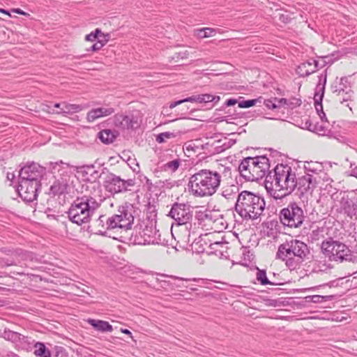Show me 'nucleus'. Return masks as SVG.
<instances>
[{"label": "nucleus", "mask_w": 357, "mask_h": 357, "mask_svg": "<svg viewBox=\"0 0 357 357\" xmlns=\"http://www.w3.org/2000/svg\"><path fill=\"white\" fill-rule=\"evenodd\" d=\"M255 163H257L255 170V181H258L264 176L266 177V175L269 172H271L270 169V162L269 159L266 157V155H257L254 156Z\"/></svg>", "instance_id": "18"}, {"label": "nucleus", "mask_w": 357, "mask_h": 357, "mask_svg": "<svg viewBox=\"0 0 357 357\" xmlns=\"http://www.w3.org/2000/svg\"><path fill=\"white\" fill-rule=\"evenodd\" d=\"M331 89L332 90L333 93L335 95V98L339 96L342 95L344 89L342 86H340L339 83L335 82L331 86Z\"/></svg>", "instance_id": "51"}, {"label": "nucleus", "mask_w": 357, "mask_h": 357, "mask_svg": "<svg viewBox=\"0 0 357 357\" xmlns=\"http://www.w3.org/2000/svg\"><path fill=\"white\" fill-rule=\"evenodd\" d=\"M88 323L96 331L100 332H112L113 331L112 326L106 321L89 319Z\"/></svg>", "instance_id": "29"}, {"label": "nucleus", "mask_w": 357, "mask_h": 357, "mask_svg": "<svg viewBox=\"0 0 357 357\" xmlns=\"http://www.w3.org/2000/svg\"><path fill=\"white\" fill-rule=\"evenodd\" d=\"M140 231L145 240L151 239L153 241V242H150L149 244L158 243L160 234H158L159 231L156 230L155 227L146 226L145 228Z\"/></svg>", "instance_id": "30"}, {"label": "nucleus", "mask_w": 357, "mask_h": 357, "mask_svg": "<svg viewBox=\"0 0 357 357\" xmlns=\"http://www.w3.org/2000/svg\"><path fill=\"white\" fill-rule=\"evenodd\" d=\"M341 246L342 242L334 240L332 237H329L321 243V251L329 261H335V257L340 251Z\"/></svg>", "instance_id": "13"}, {"label": "nucleus", "mask_w": 357, "mask_h": 357, "mask_svg": "<svg viewBox=\"0 0 357 357\" xmlns=\"http://www.w3.org/2000/svg\"><path fill=\"white\" fill-rule=\"evenodd\" d=\"M135 184V178L123 179L109 171L103 182L106 191L113 195L130 191Z\"/></svg>", "instance_id": "7"}, {"label": "nucleus", "mask_w": 357, "mask_h": 357, "mask_svg": "<svg viewBox=\"0 0 357 357\" xmlns=\"http://www.w3.org/2000/svg\"><path fill=\"white\" fill-rule=\"evenodd\" d=\"M123 226V225H122ZM119 234L117 236H112L114 239L118 240L120 242L123 243V240L124 239L123 237L128 236L132 237L133 231L132 230V227L127 228L126 227H122L119 229Z\"/></svg>", "instance_id": "38"}, {"label": "nucleus", "mask_w": 357, "mask_h": 357, "mask_svg": "<svg viewBox=\"0 0 357 357\" xmlns=\"http://www.w3.org/2000/svg\"><path fill=\"white\" fill-rule=\"evenodd\" d=\"M82 109V106L76 104H68L65 105L63 109V112L66 114L76 113L81 111Z\"/></svg>", "instance_id": "46"}, {"label": "nucleus", "mask_w": 357, "mask_h": 357, "mask_svg": "<svg viewBox=\"0 0 357 357\" xmlns=\"http://www.w3.org/2000/svg\"><path fill=\"white\" fill-rule=\"evenodd\" d=\"M113 107H98L92 109L86 115V119L89 122H93L98 118L107 116L114 112Z\"/></svg>", "instance_id": "23"}, {"label": "nucleus", "mask_w": 357, "mask_h": 357, "mask_svg": "<svg viewBox=\"0 0 357 357\" xmlns=\"http://www.w3.org/2000/svg\"><path fill=\"white\" fill-rule=\"evenodd\" d=\"M46 174V167L35 162H27L19 172V181L28 180L41 183V179Z\"/></svg>", "instance_id": "11"}, {"label": "nucleus", "mask_w": 357, "mask_h": 357, "mask_svg": "<svg viewBox=\"0 0 357 357\" xmlns=\"http://www.w3.org/2000/svg\"><path fill=\"white\" fill-rule=\"evenodd\" d=\"M275 102H276L277 105H280V107L282 105H287V103L288 102L287 99L284 98H274Z\"/></svg>", "instance_id": "62"}, {"label": "nucleus", "mask_w": 357, "mask_h": 357, "mask_svg": "<svg viewBox=\"0 0 357 357\" xmlns=\"http://www.w3.org/2000/svg\"><path fill=\"white\" fill-rule=\"evenodd\" d=\"M310 250L308 245L297 239L286 241L280 244L276 253L278 259L284 261L287 258L296 257L300 263L310 259Z\"/></svg>", "instance_id": "5"}, {"label": "nucleus", "mask_w": 357, "mask_h": 357, "mask_svg": "<svg viewBox=\"0 0 357 357\" xmlns=\"http://www.w3.org/2000/svg\"><path fill=\"white\" fill-rule=\"evenodd\" d=\"M99 206L100 204L96 199L91 196L77 197L67 211L68 217L72 222L82 225L91 220V216Z\"/></svg>", "instance_id": "4"}, {"label": "nucleus", "mask_w": 357, "mask_h": 357, "mask_svg": "<svg viewBox=\"0 0 357 357\" xmlns=\"http://www.w3.org/2000/svg\"><path fill=\"white\" fill-rule=\"evenodd\" d=\"M195 218L198 221L199 224H202L203 222L207 220V212L202 211H197Z\"/></svg>", "instance_id": "52"}, {"label": "nucleus", "mask_w": 357, "mask_h": 357, "mask_svg": "<svg viewBox=\"0 0 357 357\" xmlns=\"http://www.w3.org/2000/svg\"><path fill=\"white\" fill-rule=\"evenodd\" d=\"M296 189H298L301 195H303L307 193L312 194L316 188L318 182L312 175L306 174L302 176H296Z\"/></svg>", "instance_id": "14"}, {"label": "nucleus", "mask_w": 357, "mask_h": 357, "mask_svg": "<svg viewBox=\"0 0 357 357\" xmlns=\"http://www.w3.org/2000/svg\"><path fill=\"white\" fill-rule=\"evenodd\" d=\"M119 216L117 215V214H114L112 215L109 218H107V229H109V231L115 229H119L120 227H122L123 223H121V220H119Z\"/></svg>", "instance_id": "35"}, {"label": "nucleus", "mask_w": 357, "mask_h": 357, "mask_svg": "<svg viewBox=\"0 0 357 357\" xmlns=\"http://www.w3.org/2000/svg\"><path fill=\"white\" fill-rule=\"evenodd\" d=\"M312 128V132L317 133L320 135H326L329 132L328 128L325 127L324 125L320 124L319 123H314L313 127Z\"/></svg>", "instance_id": "45"}, {"label": "nucleus", "mask_w": 357, "mask_h": 357, "mask_svg": "<svg viewBox=\"0 0 357 357\" xmlns=\"http://www.w3.org/2000/svg\"><path fill=\"white\" fill-rule=\"evenodd\" d=\"M204 100H205V98L203 97L202 94L194 95V96L185 98L182 100H179L177 101L170 102L169 108L170 109L174 108L175 107H176L181 104H183L184 102H188L204 103Z\"/></svg>", "instance_id": "32"}, {"label": "nucleus", "mask_w": 357, "mask_h": 357, "mask_svg": "<svg viewBox=\"0 0 357 357\" xmlns=\"http://www.w3.org/2000/svg\"><path fill=\"white\" fill-rule=\"evenodd\" d=\"M316 72V68L313 66L312 59L301 63L296 69V74L300 77H306Z\"/></svg>", "instance_id": "25"}, {"label": "nucleus", "mask_w": 357, "mask_h": 357, "mask_svg": "<svg viewBox=\"0 0 357 357\" xmlns=\"http://www.w3.org/2000/svg\"><path fill=\"white\" fill-rule=\"evenodd\" d=\"M262 100V97H259L255 99L243 100L238 102V107L240 108H249L256 105L257 102L261 103Z\"/></svg>", "instance_id": "39"}, {"label": "nucleus", "mask_w": 357, "mask_h": 357, "mask_svg": "<svg viewBox=\"0 0 357 357\" xmlns=\"http://www.w3.org/2000/svg\"><path fill=\"white\" fill-rule=\"evenodd\" d=\"M117 214L119 216V220L121 223H123V227L129 228L132 227L134 223V213H135V207L132 204L126 202L123 205H121L118 208Z\"/></svg>", "instance_id": "17"}, {"label": "nucleus", "mask_w": 357, "mask_h": 357, "mask_svg": "<svg viewBox=\"0 0 357 357\" xmlns=\"http://www.w3.org/2000/svg\"><path fill=\"white\" fill-rule=\"evenodd\" d=\"M215 33V30L212 28H203L199 31V36L201 38H208Z\"/></svg>", "instance_id": "48"}, {"label": "nucleus", "mask_w": 357, "mask_h": 357, "mask_svg": "<svg viewBox=\"0 0 357 357\" xmlns=\"http://www.w3.org/2000/svg\"><path fill=\"white\" fill-rule=\"evenodd\" d=\"M110 38V34L109 33H102L100 35L98 41H100L101 43L103 44V46L106 45V43L109 41Z\"/></svg>", "instance_id": "57"}, {"label": "nucleus", "mask_w": 357, "mask_h": 357, "mask_svg": "<svg viewBox=\"0 0 357 357\" xmlns=\"http://www.w3.org/2000/svg\"><path fill=\"white\" fill-rule=\"evenodd\" d=\"M181 165V160L179 158L173 160L164 164L162 169L165 171L170 170L172 172H175Z\"/></svg>", "instance_id": "41"}, {"label": "nucleus", "mask_w": 357, "mask_h": 357, "mask_svg": "<svg viewBox=\"0 0 357 357\" xmlns=\"http://www.w3.org/2000/svg\"><path fill=\"white\" fill-rule=\"evenodd\" d=\"M327 81V72L325 70L319 76V82L316 86V91L314 93V107L317 111V114L319 116L321 120L322 121L327 122V118L326 114L323 109L322 100L324 96L325 92V86Z\"/></svg>", "instance_id": "12"}, {"label": "nucleus", "mask_w": 357, "mask_h": 357, "mask_svg": "<svg viewBox=\"0 0 357 357\" xmlns=\"http://www.w3.org/2000/svg\"><path fill=\"white\" fill-rule=\"evenodd\" d=\"M170 278H171L172 281L169 280L168 284H169V287H171V288H172V289L181 288V287H184V285H183L184 279L183 278L174 277V276H170Z\"/></svg>", "instance_id": "44"}, {"label": "nucleus", "mask_w": 357, "mask_h": 357, "mask_svg": "<svg viewBox=\"0 0 357 357\" xmlns=\"http://www.w3.org/2000/svg\"><path fill=\"white\" fill-rule=\"evenodd\" d=\"M46 169H48V172L51 174H55L56 173L60 174L61 176H64V174L66 172V169L70 167L71 166L68 163H66L62 160H59L55 162H50L45 163ZM69 177V176H66Z\"/></svg>", "instance_id": "24"}, {"label": "nucleus", "mask_w": 357, "mask_h": 357, "mask_svg": "<svg viewBox=\"0 0 357 357\" xmlns=\"http://www.w3.org/2000/svg\"><path fill=\"white\" fill-rule=\"evenodd\" d=\"M103 47V44L101 43L100 41H97L93 45H91L90 47L86 49L87 52L91 51V52H97L102 49Z\"/></svg>", "instance_id": "55"}, {"label": "nucleus", "mask_w": 357, "mask_h": 357, "mask_svg": "<svg viewBox=\"0 0 357 357\" xmlns=\"http://www.w3.org/2000/svg\"><path fill=\"white\" fill-rule=\"evenodd\" d=\"M176 181H171V180H165V181H163V187H165L167 188H172L174 184H175Z\"/></svg>", "instance_id": "64"}, {"label": "nucleus", "mask_w": 357, "mask_h": 357, "mask_svg": "<svg viewBox=\"0 0 357 357\" xmlns=\"http://www.w3.org/2000/svg\"><path fill=\"white\" fill-rule=\"evenodd\" d=\"M113 123L115 127L122 130L133 129L137 124L133 115L128 116L123 114H116L114 116Z\"/></svg>", "instance_id": "20"}, {"label": "nucleus", "mask_w": 357, "mask_h": 357, "mask_svg": "<svg viewBox=\"0 0 357 357\" xmlns=\"http://www.w3.org/2000/svg\"><path fill=\"white\" fill-rule=\"evenodd\" d=\"M119 133L118 131L110 129H104L98 133V137L105 144H109L114 142Z\"/></svg>", "instance_id": "28"}, {"label": "nucleus", "mask_w": 357, "mask_h": 357, "mask_svg": "<svg viewBox=\"0 0 357 357\" xmlns=\"http://www.w3.org/2000/svg\"><path fill=\"white\" fill-rule=\"evenodd\" d=\"M203 97L205 98V100H204V103L205 104H211L209 109L213 108L220 100V97L219 96H213L209 93H202Z\"/></svg>", "instance_id": "40"}, {"label": "nucleus", "mask_w": 357, "mask_h": 357, "mask_svg": "<svg viewBox=\"0 0 357 357\" xmlns=\"http://www.w3.org/2000/svg\"><path fill=\"white\" fill-rule=\"evenodd\" d=\"M333 298V296H320V295H313L308 296L305 298L306 301L312 302L314 303H321L322 301H330Z\"/></svg>", "instance_id": "43"}, {"label": "nucleus", "mask_w": 357, "mask_h": 357, "mask_svg": "<svg viewBox=\"0 0 357 357\" xmlns=\"http://www.w3.org/2000/svg\"><path fill=\"white\" fill-rule=\"evenodd\" d=\"M208 234L200 235L198 238H195L192 243V249L197 253L206 252L205 246H208L209 244Z\"/></svg>", "instance_id": "26"}, {"label": "nucleus", "mask_w": 357, "mask_h": 357, "mask_svg": "<svg viewBox=\"0 0 357 357\" xmlns=\"http://www.w3.org/2000/svg\"><path fill=\"white\" fill-rule=\"evenodd\" d=\"M305 218L303 208L296 202L289 203L279 213L280 222L284 226L291 228L301 227Z\"/></svg>", "instance_id": "6"}, {"label": "nucleus", "mask_w": 357, "mask_h": 357, "mask_svg": "<svg viewBox=\"0 0 357 357\" xmlns=\"http://www.w3.org/2000/svg\"><path fill=\"white\" fill-rule=\"evenodd\" d=\"M354 96V93L351 89H348V90L344 89L342 95H339L335 100L341 104H344V102L353 101Z\"/></svg>", "instance_id": "37"}, {"label": "nucleus", "mask_w": 357, "mask_h": 357, "mask_svg": "<svg viewBox=\"0 0 357 357\" xmlns=\"http://www.w3.org/2000/svg\"><path fill=\"white\" fill-rule=\"evenodd\" d=\"M263 104L268 108L271 109H274L280 107V105H277L276 102L274 100V98L271 99H265L263 101Z\"/></svg>", "instance_id": "50"}, {"label": "nucleus", "mask_w": 357, "mask_h": 357, "mask_svg": "<svg viewBox=\"0 0 357 357\" xmlns=\"http://www.w3.org/2000/svg\"><path fill=\"white\" fill-rule=\"evenodd\" d=\"M315 165H317V164L314 163L312 162H307V165H304V169H305V174H309L308 172L315 173L317 170V168L315 167Z\"/></svg>", "instance_id": "53"}, {"label": "nucleus", "mask_w": 357, "mask_h": 357, "mask_svg": "<svg viewBox=\"0 0 357 357\" xmlns=\"http://www.w3.org/2000/svg\"><path fill=\"white\" fill-rule=\"evenodd\" d=\"M265 207L264 197L249 190H243L238 194L234 206L235 211L246 220L259 218Z\"/></svg>", "instance_id": "3"}, {"label": "nucleus", "mask_w": 357, "mask_h": 357, "mask_svg": "<svg viewBox=\"0 0 357 357\" xmlns=\"http://www.w3.org/2000/svg\"><path fill=\"white\" fill-rule=\"evenodd\" d=\"M342 208L350 218L357 217V197H343L341 199Z\"/></svg>", "instance_id": "21"}, {"label": "nucleus", "mask_w": 357, "mask_h": 357, "mask_svg": "<svg viewBox=\"0 0 357 357\" xmlns=\"http://www.w3.org/2000/svg\"><path fill=\"white\" fill-rule=\"evenodd\" d=\"M220 182L221 175L218 172L202 169L190 177L188 185L194 196L204 197L214 195Z\"/></svg>", "instance_id": "2"}, {"label": "nucleus", "mask_w": 357, "mask_h": 357, "mask_svg": "<svg viewBox=\"0 0 357 357\" xmlns=\"http://www.w3.org/2000/svg\"><path fill=\"white\" fill-rule=\"evenodd\" d=\"M256 279L261 285H282L284 282L278 281L276 280H269L267 277L266 271L265 269H260L257 267Z\"/></svg>", "instance_id": "27"}, {"label": "nucleus", "mask_w": 357, "mask_h": 357, "mask_svg": "<svg viewBox=\"0 0 357 357\" xmlns=\"http://www.w3.org/2000/svg\"><path fill=\"white\" fill-rule=\"evenodd\" d=\"M221 143V141H217L215 142V146L214 147V151L211 153V154H217L220 153L225 150L230 148L231 146H233L236 143V140L229 139L227 142H225L224 143L220 144Z\"/></svg>", "instance_id": "36"}, {"label": "nucleus", "mask_w": 357, "mask_h": 357, "mask_svg": "<svg viewBox=\"0 0 357 357\" xmlns=\"http://www.w3.org/2000/svg\"><path fill=\"white\" fill-rule=\"evenodd\" d=\"M225 242L222 241L211 242V241L209 240V244L208 246V250H206V253L208 255H215L217 256L222 255V251L221 250V248L225 246Z\"/></svg>", "instance_id": "33"}, {"label": "nucleus", "mask_w": 357, "mask_h": 357, "mask_svg": "<svg viewBox=\"0 0 357 357\" xmlns=\"http://www.w3.org/2000/svg\"><path fill=\"white\" fill-rule=\"evenodd\" d=\"M238 102L236 99L235 98H229V99H227L224 105L226 106V107H231V106H234V105H236V103L238 104Z\"/></svg>", "instance_id": "61"}, {"label": "nucleus", "mask_w": 357, "mask_h": 357, "mask_svg": "<svg viewBox=\"0 0 357 357\" xmlns=\"http://www.w3.org/2000/svg\"><path fill=\"white\" fill-rule=\"evenodd\" d=\"M188 55H189V53L187 50L180 51V52H176L174 54V55L172 56V59H176V60L187 59Z\"/></svg>", "instance_id": "54"}, {"label": "nucleus", "mask_w": 357, "mask_h": 357, "mask_svg": "<svg viewBox=\"0 0 357 357\" xmlns=\"http://www.w3.org/2000/svg\"><path fill=\"white\" fill-rule=\"evenodd\" d=\"M107 217L105 215H101L99 216L98 219H96L91 226L89 227V229L91 227L93 228L94 234H98L102 236H109L112 237L111 234L108 235L107 231L109 229H107Z\"/></svg>", "instance_id": "22"}, {"label": "nucleus", "mask_w": 357, "mask_h": 357, "mask_svg": "<svg viewBox=\"0 0 357 357\" xmlns=\"http://www.w3.org/2000/svg\"><path fill=\"white\" fill-rule=\"evenodd\" d=\"M68 180L66 177H61L60 178L54 181L53 184L49 188L47 194L51 197H55L56 196H60L68 193Z\"/></svg>", "instance_id": "19"}, {"label": "nucleus", "mask_w": 357, "mask_h": 357, "mask_svg": "<svg viewBox=\"0 0 357 357\" xmlns=\"http://www.w3.org/2000/svg\"><path fill=\"white\" fill-rule=\"evenodd\" d=\"M340 251L335 256V261L342 263L349 262L352 265V269L354 270L353 274L357 272V255L351 251L349 248L342 243Z\"/></svg>", "instance_id": "16"}, {"label": "nucleus", "mask_w": 357, "mask_h": 357, "mask_svg": "<svg viewBox=\"0 0 357 357\" xmlns=\"http://www.w3.org/2000/svg\"><path fill=\"white\" fill-rule=\"evenodd\" d=\"M296 174L291 166L278 164L265 178V188L275 199H281L291 194L296 188Z\"/></svg>", "instance_id": "1"}, {"label": "nucleus", "mask_w": 357, "mask_h": 357, "mask_svg": "<svg viewBox=\"0 0 357 357\" xmlns=\"http://www.w3.org/2000/svg\"><path fill=\"white\" fill-rule=\"evenodd\" d=\"M124 239L123 240L124 243H129L133 245H146L149 244L150 242H153L151 239L145 240L143 238L142 234L139 231H135V233L133 232L132 237L125 236L123 237Z\"/></svg>", "instance_id": "31"}, {"label": "nucleus", "mask_w": 357, "mask_h": 357, "mask_svg": "<svg viewBox=\"0 0 357 357\" xmlns=\"http://www.w3.org/2000/svg\"><path fill=\"white\" fill-rule=\"evenodd\" d=\"M279 20L284 24H288L291 21V17L288 14L281 13L279 15Z\"/></svg>", "instance_id": "58"}, {"label": "nucleus", "mask_w": 357, "mask_h": 357, "mask_svg": "<svg viewBox=\"0 0 357 357\" xmlns=\"http://www.w3.org/2000/svg\"><path fill=\"white\" fill-rule=\"evenodd\" d=\"M168 215L173 218L176 225H188L191 227L193 211L190 205L184 203L175 202L172 204ZM188 228V226H186Z\"/></svg>", "instance_id": "10"}, {"label": "nucleus", "mask_w": 357, "mask_h": 357, "mask_svg": "<svg viewBox=\"0 0 357 357\" xmlns=\"http://www.w3.org/2000/svg\"><path fill=\"white\" fill-rule=\"evenodd\" d=\"M176 136V133L172 132H164L156 135L155 141L159 144H162L165 142L167 139L174 138Z\"/></svg>", "instance_id": "42"}, {"label": "nucleus", "mask_w": 357, "mask_h": 357, "mask_svg": "<svg viewBox=\"0 0 357 357\" xmlns=\"http://www.w3.org/2000/svg\"><path fill=\"white\" fill-rule=\"evenodd\" d=\"M33 347L35 349L33 354L37 357H52L51 351L46 347L43 342H37Z\"/></svg>", "instance_id": "34"}, {"label": "nucleus", "mask_w": 357, "mask_h": 357, "mask_svg": "<svg viewBox=\"0 0 357 357\" xmlns=\"http://www.w3.org/2000/svg\"><path fill=\"white\" fill-rule=\"evenodd\" d=\"M312 63H313V66H314L316 68V71L320 68H324V66H326L327 64L329 63V62H325V63L319 62V61L314 60V59H312Z\"/></svg>", "instance_id": "59"}, {"label": "nucleus", "mask_w": 357, "mask_h": 357, "mask_svg": "<svg viewBox=\"0 0 357 357\" xmlns=\"http://www.w3.org/2000/svg\"><path fill=\"white\" fill-rule=\"evenodd\" d=\"M288 102L287 103V107L289 109H294L296 107H298L301 105L302 101L300 98H291L290 99H287Z\"/></svg>", "instance_id": "49"}, {"label": "nucleus", "mask_w": 357, "mask_h": 357, "mask_svg": "<svg viewBox=\"0 0 357 357\" xmlns=\"http://www.w3.org/2000/svg\"><path fill=\"white\" fill-rule=\"evenodd\" d=\"M0 252L6 255L0 258V263L4 266H16L21 260L33 261L35 258L33 252L22 248L9 249L7 248H0Z\"/></svg>", "instance_id": "8"}, {"label": "nucleus", "mask_w": 357, "mask_h": 357, "mask_svg": "<svg viewBox=\"0 0 357 357\" xmlns=\"http://www.w3.org/2000/svg\"><path fill=\"white\" fill-rule=\"evenodd\" d=\"M100 34H102L101 30L100 29L97 28L95 29L94 31H92L89 34H87L85 36V40L86 41H91V42L96 41L97 42Z\"/></svg>", "instance_id": "47"}, {"label": "nucleus", "mask_w": 357, "mask_h": 357, "mask_svg": "<svg viewBox=\"0 0 357 357\" xmlns=\"http://www.w3.org/2000/svg\"><path fill=\"white\" fill-rule=\"evenodd\" d=\"M350 167L351 168V172L349 174L351 176H357V165L355 163H350Z\"/></svg>", "instance_id": "63"}, {"label": "nucleus", "mask_w": 357, "mask_h": 357, "mask_svg": "<svg viewBox=\"0 0 357 357\" xmlns=\"http://www.w3.org/2000/svg\"><path fill=\"white\" fill-rule=\"evenodd\" d=\"M254 161V157H246L241 160L238 166V172L245 181H255V170L257 169L255 165H257V163Z\"/></svg>", "instance_id": "15"}, {"label": "nucleus", "mask_w": 357, "mask_h": 357, "mask_svg": "<svg viewBox=\"0 0 357 357\" xmlns=\"http://www.w3.org/2000/svg\"><path fill=\"white\" fill-rule=\"evenodd\" d=\"M340 86H342L344 89L348 90V89H351V86L348 82V77H342L340 79L339 82Z\"/></svg>", "instance_id": "56"}, {"label": "nucleus", "mask_w": 357, "mask_h": 357, "mask_svg": "<svg viewBox=\"0 0 357 357\" xmlns=\"http://www.w3.org/2000/svg\"><path fill=\"white\" fill-rule=\"evenodd\" d=\"M41 188V183L36 181H19L16 191L19 197L26 204L36 205L38 193Z\"/></svg>", "instance_id": "9"}, {"label": "nucleus", "mask_w": 357, "mask_h": 357, "mask_svg": "<svg viewBox=\"0 0 357 357\" xmlns=\"http://www.w3.org/2000/svg\"><path fill=\"white\" fill-rule=\"evenodd\" d=\"M322 174L323 176H320L319 178L327 183L326 186L333 182V179L326 173L323 172Z\"/></svg>", "instance_id": "60"}]
</instances>
